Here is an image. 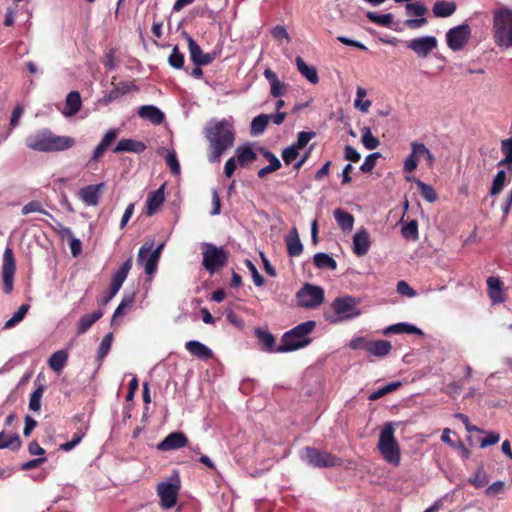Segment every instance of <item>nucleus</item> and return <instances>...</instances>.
Listing matches in <instances>:
<instances>
[{
  "instance_id": "nucleus-1",
  "label": "nucleus",
  "mask_w": 512,
  "mask_h": 512,
  "mask_svg": "<svg viewBox=\"0 0 512 512\" xmlns=\"http://www.w3.org/2000/svg\"><path fill=\"white\" fill-rule=\"evenodd\" d=\"M204 133L210 151L208 155L209 162H219L221 156L234 144L235 130L233 125L226 119L210 121L205 127Z\"/></svg>"
},
{
  "instance_id": "nucleus-2",
  "label": "nucleus",
  "mask_w": 512,
  "mask_h": 512,
  "mask_svg": "<svg viewBox=\"0 0 512 512\" xmlns=\"http://www.w3.org/2000/svg\"><path fill=\"white\" fill-rule=\"evenodd\" d=\"M26 146L38 152H62L72 148L76 141L71 136H61L51 130L40 129L26 138Z\"/></svg>"
},
{
  "instance_id": "nucleus-3",
  "label": "nucleus",
  "mask_w": 512,
  "mask_h": 512,
  "mask_svg": "<svg viewBox=\"0 0 512 512\" xmlns=\"http://www.w3.org/2000/svg\"><path fill=\"white\" fill-rule=\"evenodd\" d=\"M316 327V322L309 320L295 326L291 330L285 332L282 336V343L275 349L277 353H287L299 350L311 343L309 335Z\"/></svg>"
},
{
  "instance_id": "nucleus-4",
  "label": "nucleus",
  "mask_w": 512,
  "mask_h": 512,
  "mask_svg": "<svg viewBox=\"0 0 512 512\" xmlns=\"http://www.w3.org/2000/svg\"><path fill=\"white\" fill-rule=\"evenodd\" d=\"M493 39L503 49L512 47V10L500 7L493 12Z\"/></svg>"
},
{
  "instance_id": "nucleus-5",
  "label": "nucleus",
  "mask_w": 512,
  "mask_h": 512,
  "mask_svg": "<svg viewBox=\"0 0 512 512\" xmlns=\"http://www.w3.org/2000/svg\"><path fill=\"white\" fill-rule=\"evenodd\" d=\"M377 448L383 458L395 466L400 463V448L394 436V424L388 422L382 428Z\"/></svg>"
},
{
  "instance_id": "nucleus-6",
  "label": "nucleus",
  "mask_w": 512,
  "mask_h": 512,
  "mask_svg": "<svg viewBox=\"0 0 512 512\" xmlns=\"http://www.w3.org/2000/svg\"><path fill=\"white\" fill-rule=\"evenodd\" d=\"M360 300L352 296L337 297L331 304L335 313L333 323L343 322L358 317L361 314L358 305Z\"/></svg>"
},
{
  "instance_id": "nucleus-7",
  "label": "nucleus",
  "mask_w": 512,
  "mask_h": 512,
  "mask_svg": "<svg viewBox=\"0 0 512 512\" xmlns=\"http://www.w3.org/2000/svg\"><path fill=\"white\" fill-rule=\"evenodd\" d=\"M301 457L307 464L316 468H331L342 465V459L330 452L320 451L314 447H305L301 451Z\"/></svg>"
},
{
  "instance_id": "nucleus-8",
  "label": "nucleus",
  "mask_w": 512,
  "mask_h": 512,
  "mask_svg": "<svg viewBox=\"0 0 512 512\" xmlns=\"http://www.w3.org/2000/svg\"><path fill=\"white\" fill-rule=\"evenodd\" d=\"M202 265L210 274H214L227 264L228 253L223 247L211 243H204Z\"/></svg>"
},
{
  "instance_id": "nucleus-9",
  "label": "nucleus",
  "mask_w": 512,
  "mask_h": 512,
  "mask_svg": "<svg viewBox=\"0 0 512 512\" xmlns=\"http://www.w3.org/2000/svg\"><path fill=\"white\" fill-rule=\"evenodd\" d=\"M298 305L304 308H315L324 300V290L320 286L305 284L296 294Z\"/></svg>"
},
{
  "instance_id": "nucleus-10",
  "label": "nucleus",
  "mask_w": 512,
  "mask_h": 512,
  "mask_svg": "<svg viewBox=\"0 0 512 512\" xmlns=\"http://www.w3.org/2000/svg\"><path fill=\"white\" fill-rule=\"evenodd\" d=\"M16 271V262L11 247L7 246L3 253L2 277L3 291L5 294L12 292L14 287V275Z\"/></svg>"
},
{
  "instance_id": "nucleus-11",
  "label": "nucleus",
  "mask_w": 512,
  "mask_h": 512,
  "mask_svg": "<svg viewBox=\"0 0 512 512\" xmlns=\"http://www.w3.org/2000/svg\"><path fill=\"white\" fill-rule=\"evenodd\" d=\"M471 36V28L468 24H461L449 29L446 33V42L453 51L462 50Z\"/></svg>"
},
{
  "instance_id": "nucleus-12",
  "label": "nucleus",
  "mask_w": 512,
  "mask_h": 512,
  "mask_svg": "<svg viewBox=\"0 0 512 512\" xmlns=\"http://www.w3.org/2000/svg\"><path fill=\"white\" fill-rule=\"evenodd\" d=\"M421 154L427 155L428 167H432L434 165L435 157L430 150L423 143L414 141L411 143V153L404 161V171H414L418 166V160L421 158Z\"/></svg>"
},
{
  "instance_id": "nucleus-13",
  "label": "nucleus",
  "mask_w": 512,
  "mask_h": 512,
  "mask_svg": "<svg viewBox=\"0 0 512 512\" xmlns=\"http://www.w3.org/2000/svg\"><path fill=\"white\" fill-rule=\"evenodd\" d=\"M406 14L410 17L404 21V25L409 29H418L425 26L428 23L425 14L428 12L427 7L420 1L415 3H407L405 6Z\"/></svg>"
},
{
  "instance_id": "nucleus-14",
  "label": "nucleus",
  "mask_w": 512,
  "mask_h": 512,
  "mask_svg": "<svg viewBox=\"0 0 512 512\" xmlns=\"http://www.w3.org/2000/svg\"><path fill=\"white\" fill-rule=\"evenodd\" d=\"M178 482L177 480L176 483L161 482L158 484L157 493L163 508L170 509L176 505L180 489Z\"/></svg>"
},
{
  "instance_id": "nucleus-15",
  "label": "nucleus",
  "mask_w": 512,
  "mask_h": 512,
  "mask_svg": "<svg viewBox=\"0 0 512 512\" xmlns=\"http://www.w3.org/2000/svg\"><path fill=\"white\" fill-rule=\"evenodd\" d=\"M437 39L434 36H423L411 39L407 42V48L411 49L417 56L426 58L436 47Z\"/></svg>"
},
{
  "instance_id": "nucleus-16",
  "label": "nucleus",
  "mask_w": 512,
  "mask_h": 512,
  "mask_svg": "<svg viewBox=\"0 0 512 512\" xmlns=\"http://www.w3.org/2000/svg\"><path fill=\"white\" fill-rule=\"evenodd\" d=\"M188 50L190 54L191 61L196 66H206L210 64L215 56L214 54L204 53L201 47L197 44V42L189 35H186Z\"/></svg>"
},
{
  "instance_id": "nucleus-17",
  "label": "nucleus",
  "mask_w": 512,
  "mask_h": 512,
  "mask_svg": "<svg viewBox=\"0 0 512 512\" xmlns=\"http://www.w3.org/2000/svg\"><path fill=\"white\" fill-rule=\"evenodd\" d=\"M188 443V438L182 432H172L166 436L158 445L160 451H171L182 448Z\"/></svg>"
},
{
  "instance_id": "nucleus-18",
  "label": "nucleus",
  "mask_w": 512,
  "mask_h": 512,
  "mask_svg": "<svg viewBox=\"0 0 512 512\" xmlns=\"http://www.w3.org/2000/svg\"><path fill=\"white\" fill-rule=\"evenodd\" d=\"M104 186V183L87 185L80 189L79 197L87 206H96Z\"/></svg>"
},
{
  "instance_id": "nucleus-19",
  "label": "nucleus",
  "mask_w": 512,
  "mask_h": 512,
  "mask_svg": "<svg viewBox=\"0 0 512 512\" xmlns=\"http://www.w3.org/2000/svg\"><path fill=\"white\" fill-rule=\"evenodd\" d=\"M153 244L152 243H145L143 244L139 251L137 256V262L140 265H144L145 272L148 275H152L155 273L158 261L154 258H151L148 256L152 249Z\"/></svg>"
},
{
  "instance_id": "nucleus-20",
  "label": "nucleus",
  "mask_w": 512,
  "mask_h": 512,
  "mask_svg": "<svg viewBox=\"0 0 512 512\" xmlns=\"http://www.w3.org/2000/svg\"><path fill=\"white\" fill-rule=\"evenodd\" d=\"M370 237L366 229L358 230L353 237V252L357 256H364L370 248Z\"/></svg>"
},
{
  "instance_id": "nucleus-21",
  "label": "nucleus",
  "mask_w": 512,
  "mask_h": 512,
  "mask_svg": "<svg viewBox=\"0 0 512 512\" xmlns=\"http://www.w3.org/2000/svg\"><path fill=\"white\" fill-rule=\"evenodd\" d=\"M164 185L157 190L150 192L146 200V214L152 216L164 203Z\"/></svg>"
},
{
  "instance_id": "nucleus-22",
  "label": "nucleus",
  "mask_w": 512,
  "mask_h": 512,
  "mask_svg": "<svg viewBox=\"0 0 512 512\" xmlns=\"http://www.w3.org/2000/svg\"><path fill=\"white\" fill-rule=\"evenodd\" d=\"M487 288L492 303L497 304L505 301L503 283L498 277L490 276L487 279Z\"/></svg>"
},
{
  "instance_id": "nucleus-23",
  "label": "nucleus",
  "mask_w": 512,
  "mask_h": 512,
  "mask_svg": "<svg viewBox=\"0 0 512 512\" xmlns=\"http://www.w3.org/2000/svg\"><path fill=\"white\" fill-rule=\"evenodd\" d=\"M146 150V145L142 141L134 139H121L114 147V153L132 152L140 154Z\"/></svg>"
},
{
  "instance_id": "nucleus-24",
  "label": "nucleus",
  "mask_w": 512,
  "mask_h": 512,
  "mask_svg": "<svg viewBox=\"0 0 512 512\" xmlns=\"http://www.w3.org/2000/svg\"><path fill=\"white\" fill-rule=\"evenodd\" d=\"M185 348L191 355L201 360H208L213 356L212 350L197 340H190L186 342Z\"/></svg>"
},
{
  "instance_id": "nucleus-25",
  "label": "nucleus",
  "mask_w": 512,
  "mask_h": 512,
  "mask_svg": "<svg viewBox=\"0 0 512 512\" xmlns=\"http://www.w3.org/2000/svg\"><path fill=\"white\" fill-rule=\"evenodd\" d=\"M138 115L155 125H159L164 121V113L153 105H143L139 107Z\"/></svg>"
},
{
  "instance_id": "nucleus-26",
  "label": "nucleus",
  "mask_w": 512,
  "mask_h": 512,
  "mask_svg": "<svg viewBox=\"0 0 512 512\" xmlns=\"http://www.w3.org/2000/svg\"><path fill=\"white\" fill-rule=\"evenodd\" d=\"M102 316V310H96L93 313L84 314L83 316H81L76 325L77 334L82 335L86 333L96 321L102 318Z\"/></svg>"
},
{
  "instance_id": "nucleus-27",
  "label": "nucleus",
  "mask_w": 512,
  "mask_h": 512,
  "mask_svg": "<svg viewBox=\"0 0 512 512\" xmlns=\"http://www.w3.org/2000/svg\"><path fill=\"white\" fill-rule=\"evenodd\" d=\"M457 5L454 1L440 0L433 4L432 12L435 17L447 18L455 13Z\"/></svg>"
},
{
  "instance_id": "nucleus-28",
  "label": "nucleus",
  "mask_w": 512,
  "mask_h": 512,
  "mask_svg": "<svg viewBox=\"0 0 512 512\" xmlns=\"http://www.w3.org/2000/svg\"><path fill=\"white\" fill-rule=\"evenodd\" d=\"M391 349L392 345L387 340L369 341V344L366 346L368 354L375 357H385L390 353Z\"/></svg>"
},
{
  "instance_id": "nucleus-29",
  "label": "nucleus",
  "mask_w": 512,
  "mask_h": 512,
  "mask_svg": "<svg viewBox=\"0 0 512 512\" xmlns=\"http://www.w3.org/2000/svg\"><path fill=\"white\" fill-rule=\"evenodd\" d=\"M81 106L82 101L80 93L78 91H71L66 96L65 110L63 111V114L66 117L73 116L80 111Z\"/></svg>"
},
{
  "instance_id": "nucleus-30",
  "label": "nucleus",
  "mask_w": 512,
  "mask_h": 512,
  "mask_svg": "<svg viewBox=\"0 0 512 512\" xmlns=\"http://www.w3.org/2000/svg\"><path fill=\"white\" fill-rule=\"evenodd\" d=\"M287 252L291 257L299 256L303 251V245L300 241L296 228H293L291 233L285 238Z\"/></svg>"
},
{
  "instance_id": "nucleus-31",
  "label": "nucleus",
  "mask_w": 512,
  "mask_h": 512,
  "mask_svg": "<svg viewBox=\"0 0 512 512\" xmlns=\"http://www.w3.org/2000/svg\"><path fill=\"white\" fill-rule=\"evenodd\" d=\"M298 71L305 77L311 84H317L319 77L317 69L314 66H309L300 56L295 59Z\"/></svg>"
},
{
  "instance_id": "nucleus-32",
  "label": "nucleus",
  "mask_w": 512,
  "mask_h": 512,
  "mask_svg": "<svg viewBox=\"0 0 512 512\" xmlns=\"http://www.w3.org/2000/svg\"><path fill=\"white\" fill-rule=\"evenodd\" d=\"M132 267V258H128L122 266L116 271L113 275L111 286H113V290H120L124 281L127 278V275Z\"/></svg>"
},
{
  "instance_id": "nucleus-33",
  "label": "nucleus",
  "mask_w": 512,
  "mask_h": 512,
  "mask_svg": "<svg viewBox=\"0 0 512 512\" xmlns=\"http://www.w3.org/2000/svg\"><path fill=\"white\" fill-rule=\"evenodd\" d=\"M403 333H409V334H418L422 335L423 332L421 329L417 328L416 326L408 323H396L393 325H390L386 327L383 331L384 335H391V334H403Z\"/></svg>"
},
{
  "instance_id": "nucleus-34",
  "label": "nucleus",
  "mask_w": 512,
  "mask_h": 512,
  "mask_svg": "<svg viewBox=\"0 0 512 512\" xmlns=\"http://www.w3.org/2000/svg\"><path fill=\"white\" fill-rule=\"evenodd\" d=\"M333 216L338 224V226L343 231H351L354 225V217L352 214L346 212L341 208H337L333 212Z\"/></svg>"
},
{
  "instance_id": "nucleus-35",
  "label": "nucleus",
  "mask_w": 512,
  "mask_h": 512,
  "mask_svg": "<svg viewBox=\"0 0 512 512\" xmlns=\"http://www.w3.org/2000/svg\"><path fill=\"white\" fill-rule=\"evenodd\" d=\"M21 445L22 442L18 434L9 435L5 431L0 432V449L9 448L17 451Z\"/></svg>"
},
{
  "instance_id": "nucleus-36",
  "label": "nucleus",
  "mask_w": 512,
  "mask_h": 512,
  "mask_svg": "<svg viewBox=\"0 0 512 512\" xmlns=\"http://www.w3.org/2000/svg\"><path fill=\"white\" fill-rule=\"evenodd\" d=\"M67 360L68 353L65 350H59L50 356L48 365L53 371L59 373L64 368Z\"/></svg>"
},
{
  "instance_id": "nucleus-37",
  "label": "nucleus",
  "mask_w": 512,
  "mask_h": 512,
  "mask_svg": "<svg viewBox=\"0 0 512 512\" xmlns=\"http://www.w3.org/2000/svg\"><path fill=\"white\" fill-rule=\"evenodd\" d=\"M256 159L257 154L250 146H240L237 148V160L241 167H246Z\"/></svg>"
},
{
  "instance_id": "nucleus-38",
  "label": "nucleus",
  "mask_w": 512,
  "mask_h": 512,
  "mask_svg": "<svg viewBox=\"0 0 512 512\" xmlns=\"http://www.w3.org/2000/svg\"><path fill=\"white\" fill-rule=\"evenodd\" d=\"M314 265L319 269L329 268L335 270L337 268L336 261L326 253L319 252L313 257Z\"/></svg>"
},
{
  "instance_id": "nucleus-39",
  "label": "nucleus",
  "mask_w": 512,
  "mask_h": 512,
  "mask_svg": "<svg viewBox=\"0 0 512 512\" xmlns=\"http://www.w3.org/2000/svg\"><path fill=\"white\" fill-rule=\"evenodd\" d=\"M268 123L269 117L267 114H260L256 116L251 122L250 133L254 136L263 134Z\"/></svg>"
},
{
  "instance_id": "nucleus-40",
  "label": "nucleus",
  "mask_w": 512,
  "mask_h": 512,
  "mask_svg": "<svg viewBox=\"0 0 512 512\" xmlns=\"http://www.w3.org/2000/svg\"><path fill=\"white\" fill-rule=\"evenodd\" d=\"M366 17L373 23L383 27H392L394 16L391 13L378 14L376 12L369 11Z\"/></svg>"
},
{
  "instance_id": "nucleus-41",
  "label": "nucleus",
  "mask_w": 512,
  "mask_h": 512,
  "mask_svg": "<svg viewBox=\"0 0 512 512\" xmlns=\"http://www.w3.org/2000/svg\"><path fill=\"white\" fill-rule=\"evenodd\" d=\"M413 181L417 185L422 197L429 203H433L437 199V194L431 185L426 184L420 179L413 178Z\"/></svg>"
},
{
  "instance_id": "nucleus-42",
  "label": "nucleus",
  "mask_w": 512,
  "mask_h": 512,
  "mask_svg": "<svg viewBox=\"0 0 512 512\" xmlns=\"http://www.w3.org/2000/svg\"><path fill=\"white\" fill-rule=\"evenodd\" d=\"M36 389L31 393L29 399V409L37 412L41 408V399L45 390L43 384H36Z\"/></svg>"
},
{
  "instance_id": "nucleus-43",
  "label": "nucleus",
  "mask_w": 512,
  "mask_h": 512,
  "mask_svg": "<svg viewBox=\"0 0 512 512\" xmlns=\"http://www.w3.org/2000/svg\"><path fill=\"white\" fill-rule=\"evenodd\" d=\"M361 132H362L361 142L366 149L373 150L379 146L380 142H379L378 138L373 136L371 129L369 127H363L361 129Z\"/></svg>"
},
{
  "instance_id": "nucleus-44",
  "label": "nucleus",
  "mask_w": 512,
  "mask_h": 512,
  "mask_svg": "<svg viewBox=\"0 0 512 512\" xmlns=\"http://www.w3.org/2000/svg\"><path fill=\"white\" fill-rule=\"evenodd\" d=\"M366 94H367V92L364 88L358 87L356 90V99L354 101L355 108H357L358 110H360L364 113L368 112V110L371 106L370 100H368V99L364 100Z\"/></svg>"
},
{
  "instance_id": "nucleus-45",
  "label": "nucleus",
  "mask_w": 512,
  "mask_h": 512,
  "mask_svg": "<svg viewBox=\"0 0 512 512\" xmlns=\"http://www.w3.org/2000/svg\"><path fill=\"white\" fill-rule=\"evenodd\" d=\"M30 306L28 304H22L13 316L7 320L4 324V329H10L23 320Z\"/></svg>"
},
{
  "instance_id": "nucleus-46",
  "label": "nucleus",
  "mask_w": 512,
  "mask_h": 512,
  "mask_svg": "<svg viewBox=\"0 0 512 512\" xmlns=\"http://www.w3.org/2000/svg\"><path fill=\"white\" fill-rule=\"evenodd\" d=\"M401 234L407 240H417L419 237L417 221L411 220L410 222L404 224L401 228Z\"/></svg>"
},
{
  "instance_id": "nucleus-47",
  "label": "nucleus",
  "mask_w": 512,
  "mask_h": 512,
  "mask_svg": "<svg viewBox=\"0 0 512 512\" xmlns=\"http://www.w3.org/2000/svg\"><path fill=\"white\" fill-rule=\"evenodd\" d=\"M256 335L260 342L265 346L266 350L269 352H276L275 349L278 347L275 344L274 336L268 331L257 330Z\"/></svg>"
},
{
  "instance_id": "nucleus-48",
  "label": "nucleus",
  "mask_w": 512,
  "mask_h": 512,
  "mask_svg": "<svg viewBox=\"0 0 512 512\" xmlns=\"http://www.w3.org/2000/svg\"><path fill=\"white\" fill-rule=\"evenodd\" d=\"M505 181H506L505 171L499 170L493 179L492 186L490 189V195L491 196L498 195L502 191Z\"/></svg>"
},
{
  "instance_id": "nucleus-49",
  "label": "nucleus",
  "mask_w": 512,
  "mask_h": 512,
  "mask_svg": "<svg viewBox=\"0 0 512 512\" xmlns=\"http://www.w3.org/2000/svg\"><path fill=\"white\" fill-rule=\"evenodd\" d=\"M112 341H113L112 333L106 334L104 336V338L102 339V341L98 347V352H97V359L99 361H102L109 353L111 346H112Z\"/></svg>"
},
{
  "instance_id": "nucleus-50",
  "label": "nucleus",
  "mask_w": 512,
  "mask_h": 512,
  "mask_svg": "<svg viewBox=\"0 0 512 512\" xmlns=\"http://www.w3.org/2000/svg\"><path fill=\"white\" fill-rule=\"evenodd\" d=\"M169 65L174 69H181L184 65V54L179 51L178 46H174L168 57Z\"/></svg>"
},
{
  "instance_id": "nucleus-51",
  "label": "nucleus",
  "mask_w": 512,
  "mask_h": 512,
  "mask_svg": "<svg viewBox=\"0 0 512 512\" xmlns=\"http://www.w3.org/2000/svg\"><path fill=\"white\" fill-rule=\"evenodd\" d=\"M400 385H401L400 382L388 383L387 385L383 386L382 388L371 393L369 396V400H372V401L377 400V399L385 396L386 394L396 390Z\"/></svg>"
},
{
  "instance_id": "nucleus-52",
  "label": "nucleus",
  "mask_w": 512,
  "mask_h": 512,
  "mask_svg": "<svg viewBox=\"0 0 512 512\" xmlns=\"http://www.w3.org/2000/svg\"><path fill=\"white\" fill-rule=\"evenodd\" d=\"M33 212H39V213L49 216L50 218H53L52 214H50L48 211L43 209L41 203L38 201H30L27 204H25L22 208L23 215H27V214H30Z\"/></svg>"
},
{
  "instance_id": "nucleus-53",
  "label": "nucleus",
  "mask_w": 512,
  "mask_h": 512,
  "mask_svg": "<svg viewBox=\"0 0 512 512\" xmlns=\"http://www.w3.org/2000/svg\"><path fill=\"white\" fill-rule=\"evenodd\" d=\"M380 157H381L380 152H374V153L369 154L368 156H366L364 162L361 164L360 170L363 173H370L376 165V160Z\"/></svg>"
},
{
  "instance_id": "nucleus-54",
  "label": "nucleus",
  "mask_w": 512,
  "mask_h": 512,
  "mask_svg": "<svg viewBox=\"0 0 512 512\" xmlns=\"http://www.w3.org/2000/svg\"><path fill=\"white\" fill-rule=\"evenodd\" d=\"M315 132L313 131H310V132H305V131H302V132H299L298 133V136H297V141L295 143H293V145L298 149H302L304 148L308 142L315 137Z\"/></svg>"
},
{
  "instance_id": "nucleus-55",
  "label": "nucleus",
  "mask_w": 512,
  "mask_h": 512,
  "mask_svg": "<svg viewBox=\"0 0 512 512\" xmlns=\"http://www.w3.org/2000/svg\"><path fill=\"white\" fill-rule=\"evenodd\" d=\"M299 155V150L292 144L288 147H286L282 151V159L285 162V164L289 165L292 163Z\"/></svg>"
},
{
  "instance_id": "nucleus-56",
  "label": "nucleus",
  "mask_w": 512,
  "mask_h": 512,
  "mask_svg": "<svg viewBox=\"0 0 512 512\" xmlns=\"http://www.w3.org/2000/svg\"><path fill=\"white\" fill-rule=\"evenodd\" d=\"M245 265L252 275L254 284L256 286H262L264 284V278L260 275V273L258 272V270H257L256 266L253 264V262L249 259H246Z\"/></svg>"
},
{
  "instance_id": "nucleus-57",
  "label": "nucleus",
  "mask_w": 512,
  "mask_h": 512,
  "mask_svg": "<svg viewBox=\"0 0 512 512\" xmlns=\"http://www.w3.org/2000/svg\"><path fill=\"white\" fill-rule=\"evenodd\" d=\"M271 34L278 41L285 40L287 43H289L291 41L289 33L287 32V30L284 26H281V25L275 26L271 30Z\"/></svg>"
},
{
  "instance_id": "nucleus-58",
  "label": "nucleus",
  "mask_w": 512,
  "mask_h": 512,
  "mask_svg": "<svg viewBox=\"0 0 512 512\" xmlns=\"http://www.w3.org/2000/svg\"><path fill=\"white\" fill-rule=\"evenodd\" d=\"M261 151L264 158L269 162V167L275 171L281 168V162L274 153L266 149H262Z\"/></svg>"
},
{
  "instance_id": "nucleus-59",
  "label": "nucleus",
  "mask_w": 512,
  "mask_h": 512,
  "mask_svg": "<svg viewBox=\"0 0 512 512\" xmlns=\"http://www.w3.org/2000/svg\"><path fill=\"white\" fill-rule=\"evenodd\" d=\"M455 418L459 419L462 421V423L464 424L465 426V429L468 431V432H479V433H484V430L475 426V425H472L469 421V418L467 415L463 414V413H456L454 415Z\"/></svg>"
},
{
  "instance_id": "nucleus-60",
  "label": "nucleus",
  "mask_w": 512,
  "mask_h": 512,
  "mask_svg": "<svg viewBox=\"0 0 512 512\" xmlns=\"http://www.w3.org/2000/svg\"><path fill=\"white\" fill-rule=\"evenodd\" d=\"M500 441V435L495 432H487L486 437L482 438L480 441V447L486 448L491 445H495Z\"/></svg>"
},
{
  "instance_id": "nucleus-61",
  "label": "nucleus",
  "mask_w": 512,
  "mask_h": 512,
  "mask_svg": "<svg viewBox=\"0 0 512 512\" xmlns=\"http://www.w3.org/2000/svg\"><path fill=\"white\" fill-rule=\"evenodd\" d=\"M117 135L118 131L116 129H110L105 133L99 145L107 149L116 140Z\"/></svg>"
},
{
  "instance_id": "nucleus-62",
  "label": "nucleus",
  "mask_w": 512,
  "mask_h": 512,
  "mask_svg": "<svg viewBox=\"0 0 512 512\" xmlns=\"http://www.w3.org/2000/svg\"><path fill=\"white\" fill-rule=\"evenodd\" d=\"M166 163L170 167L171 172L173 174H178L180 172V164L178 162L175 152L168 153L166 157Z\"/></svg>"
},
{
  "instance_id": "nucleus-63",
  "label": "nucleus",
  "mask_w": 512,
  "mask_h": 512,
  "mask_svg": "<svg viewBox=\"0 0 512 512\" xmlns=\"http://www.w3.org/2000/svg\"><path fill=\"white\" fill-rule=\"evenodd\" d=\"M397 292L408 297H414L416 295V292L403 280L397 283Z\"/></svg>"
},
{
  "instance_id": "nucleus-64",
  "label": "nucleus",
  "mask_w": 512,
  "mask_h": 512,
  "mask_svg": "<svg viewBox=\"0 0 512 512\" xmlns=\"http://www.w3.org/2000/svg\"><path fill=\"white\" fill-rule=\"evenodd\" d=\"M345 159L352 162H358L361 159L360 153L352 146L347 145L344 151Z\"/></svg>"
}]
</instances>
